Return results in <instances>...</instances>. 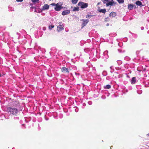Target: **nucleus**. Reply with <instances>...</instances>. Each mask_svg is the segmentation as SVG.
Returning a JSON list of instances; mask_svg holds the SVG:
<instances>
[{"label":"nucleus","instance_id":"1","mask_svg":"<svg viewBox=\"0 0 149 149\" xmlns=\"http://www.w3.org/2000/svg\"><path fill=\"white\" fill-rule=\"evenodd\" d=\"M7 110L10 114L15 116L17 115L19 112V110L17 109L14 107H8L7 108Z\"/></svg>","mask_w":149,"mask_h":149},{"label":"nucleus","instance_id":"2","mask_svg":"<svg viewBox=\"0 0 149 149\" xmlns=\"http://www.w3.org/2000/svg\"><path fill=\"white\" fill-rule=\"evenodd\" d=\"M62 5V4L61 3H57L54 8L55 10L56 11H59L62 8L61 6Z\"/></svg>","mask_w":149,"mask_h":149},{"label":"nucleus","instance_id":"3","mask_svg":"<svg viewBox=\"0 0 149 149\" xmlns=\"http://www.w3.org/2000/svg\"><path fill=\"white\" fill-rule=\"evenodd\" d=\"M78 5L82 8H84L87 7L88 4L87 3L83 2H79Z\"/></svg>","mask_w":149,"mask_h":149},{"label":"nucleus","instance_id":"4","mask_svg":"<svg viewBox=\"0 0 149 149\" xmlns=\"http://www.w3.org/2000/svg\"><path fill=\"white\" fill-rule=\"evenodd\" d=\"M116 3L113 0H112L111 1H108L106 4V6L107 7L109 6H113L114 4L115 5Z\"/></svg>","mask_w":149,"mask_h":149},{"label":"nucleus","instance_id":"5","mask_svg":"<svg viewBox=\"0 0 149 149\" xmlns=\"http://www.w3.org/2000/svg\"><path fill=\"white\" fill-rule=\"evenodd\" d=\"M61 71L63 73H69V70L68 68L65 67L62 68L61 69Z\"/></svg>","mask_w":149,"mask_h":149},{"label":"nucleus","instance_id":"6","mask_svg":"<svg viewBox=\"0 0 149 149\" xmlns=\"http://www.w3.org/2000/svg\"><path fill=\"white\" fill-rule=\"evenodd\" d=\"M81 21H83V22L82 24L83 27H84L85 26L89 21V20L88 19L85 20L82 19V20H81Z\"/></svg>","mask_w":149,"mask_h":149},{"label":"nucleus","instance_id":"7","mask_svg":"<svg viewBox=\"0 0 149 149\" xmlns=\"http://www.w3.org/2000/svg\"><path fill=\"white\" fill-rule=\"evenodd\" d=\"M63 26V25H59L58 26L57 30L58 32H60L63 30L64 29Z\"/></svg>","mask_w":149,"mask_h":149},{"label":"nucleus","instance_id":"8","mask_svg":"<svg viewBox=\"0 0 149 149\" xmlns=\"http://www.w3.org/2000/svg\"><path fill=\"white\" fill-rule=\"evenodd\" d=\"M70 13V11L69 10H65L63 11L62 13V14L63 15H65L67 14H68Z\"/></svg>","mask_w":149,"mask_h":149},{"label":"nucleus","instance_id":"9","mask_svg":"<svg viewBox=\"0 0 149 149\" xmlns=\"http://www.w3.org/2000/svg\"><path fill=\"white\" fill-rule=\"evenodd\" d=\"M13 105L17 107H19V102L18 101H15L13 102Z\"/></svg>","mask_w":149,"mask_h":149},{"label":"nucleus","instance_id":"10","mask_svg":"<svg viewBox=\"0 0 149 149\" xmlns=\"http://www.w3.org/2000/svg\"><path fill=\"white\" fill-rule=\"evenodd\" d=\"M49 5L47 4H45L42 8V10H47L49 8Z\"/></svg>","mask_w":149,"mask_h":149},{"label":"nucleus","instance_id":"11","mask_svg":"<svg viewBox=\"0 0 149 149\" xmlns=\"http://www.w3.org/2000/svg\"><path fill=\"white\" fill-rule=\"evenodd\" d=\"M135 3L137 5L140 6L141 7L143 6L142 5V3L139 1H136V2Z\"/></svg>","mask_w":149,"mask_h":149},{"label":"nucleus","instance_id":"12","mask_svg":"<svg viewBox=\"0 0 149 149\" xmlns=\"http://www.w3.org/2000/svg\"><path fill=\"white\" fill-rule=\"evenodd\" d=\"M116 15V13L114 12H111L109 14V16L112 17H114Z\"/></svg>","mask_w":149,"mask_h":149},{"label":"nucleus","instance_id":"13","mask_svg":"<svg viewBox=\"0 0 149 149\" xmlns=\"http://www.w3.org/2000/svg\"><path fill=\"white\" fill-rule=\"evenodd\" d=\"M134 6V5L133 4H129L128 6V8L129 10H131L133 9Z\"/></svg>","mask_w":149,"mask_h":149},{"label":"nucleus","instance_id":"14","mask_svg":"<svg viewBox=\"0 0 149 149\" xmlns=\"http://www.w3.org/2000/svg\"><path fill=\"white\" fill-rule=\"evenodd\" d=\"M132 84H135L136 82V78L135 77H133L131 81Z\"/></svg>","mask_w":149,"mask_h":149},{"label":"nucleus","instance_id":"15","mask_svg":"<svg viewBox=\"0 0 149 149\" xmlns=\"http://www.w3.org/2000/svg\"><path fill=\"white\" fill-rule=\"evenodd\" d=\"M106 10L105 9H100L99 11L100 13H105Z\"/></svg>","mask_w":149,"mask_h":149},{"label":"nucleus","instance_id":"16","mask_svg":"<svg viewBox=\"0 0 149 149\" xmlns=\"http://www.w3.org/2000/svg\"><path fill=\"white\" fill-rule=\"evenodd\" d=\"M111 88V86L109 85H107L104 86V88L105 89H109Z\"/></svg>","mask_w":149,"mask_h":149},{"label":"nucleus","instance_id":"17","mask_svg":"<svg viewBox=\"0 0 149 149\" xmlns=\"http://www.w3.org/2000/svg\"><path fill=\"white\" fill-rule=\"evenodd\" d=\"M78 0H72L71 2L73 4H76Z\"/></svg>","mask_w":149,"mask_h":149},{"label":"nucleus","instance_id":"18","mask_svg":"<svg viewBox=\"0 0 149 149\" xmlns=\"http://www.w3.org/2000/svg\"><path fill=\"white\" fill-rule=\"evenodd\" d=\"M117 1L119 3H122L124 2V0H117Z\"/></svg>","mask_w":149,"mask_h":149},{"label":"nucleus","instance_id":"19","mask_svg":"<svg viewBox=\"0 0 149 149\" xmlns=\"http://www.w3.org/2000/svg\"><path fill=\"white\" fill-rule=\"evenodd\" d=\"M39 0H31L34 3H36L39 2Z\"/></svg>","mask_w":149,"mask_h":149},{"label":"nucleus","instance_id":"20","mask_svg":"<svg viewBox=\"0 0 149 149\" xmlns=\"http://www.w3.org/2000/svg\"><path fill=\"white\" fill-rule=\"evenodd\" d=\"M109 1V0H104L103 1H102V2H103V3L104 4H107V3L108 2V1Z\"/></svg>","mask_w":149,"mask_h":149},{"label":"nucleus","instance_id":"21","mask_svg":"<svg viewBox=\"0 0 149 149\" xmlns=\"http://www.w3.org/2000/svg\"><path fill=\"white\" fill-rule=\"evenodd\" d=\"M54 27V25H51L49 26V29L50 30H51Z\"/></svg>","mask_w":149,"mask_h":149},{"label":"nucleus","instance_id":"22","mask_svg":"<svg viewBox=\"0 0 149 149\" xmlns=\"http://www.w3.org/2000/svg\"><path fill=\"white\" fill-rule=\"evenodd\" d=\"M73 10L74 11H78L79 10V8L78 7H75L74 9H73Z\"/></svg>","mask_w":149,"mask_h":149},{"label":"nucleus","instance_id":"23","mask_svg":"<svg viewBox=\"0 0 149 149\" xmlns=\"http://www.w3.org/2000/svg\"><path fill=\"white\" fill-rule=\"evenodd\" d=\"M91 16H92V15H87L86 16V18H90L91 17Z\"/></svg>","mask_w":149,"mask_h":149},{"label":"nucleus","instance_id":"24","mask_svg":"<svg viewBox=\"0 0 149 149\" xmlns=\"http://www.w3.org/2000/svg\"><path fill=\"white\" fill-rule=\"evenodd\" d=\"M56 4L54 3H53L50 4V5L55 6V7L56 6Z\"/></svg>","mask_w":149,"mask_h":149},{"label":"nucleus","instance_id":"25","mask_svg":"<svg viewBox=\"0 0 149 149\" xmlns=\"http://www.w3.org/2000/svg\"><path fill=\"white\" fill-rule=\"evenodd\" d=\"M108 20H109V18H105V22H106V21H107Z\"/></svg>","mask_w":149,"mask_h":149},{"label":"nucleus","instance_id":"26","mask_svg":"<svg viewBox=\"0 0 149 149\" xmlns=\"http://www.w3.org/2000/svg\"><path fill=\"white\" fill-rule=\"evenodd\" d=\"M17 2H22L23 0H16Z\"/></svg>","mask_w":149,"mask_h":149},{"label":"nucleus","instance_id":"27","mask_svg":"<svg viewBox=\"0 0 149 149\" xmlns=\"http://www.w3.org/2000/svg\"><path fill=\"white\" fill-rule=\"evenodd\" d=\"M14 119H18V120L19 119V118L18 117H14Z\"/></svg>","mask_w":149,"mask_h":149},{"label":"nucleus","instance_id":"28","mask_svg":"<svg viewBox=\"0 0 149 149\" xmlns=\"http://www.w3.org/2000/svg\"><path fill=\"white\" fill-rule=\"evenodd\" d=\"M58 24L59 25H62V22H59L58 23Z\"/></svg>","mask_w":149,"mask_h":149},{"label":"nucleus","instance_id":"29","mask_svg":"<svg viewBox=\"0 0 149 149\" xmlns=\"http://www.w3.org/2000/svg\"><path fill=\"white\" fill-rule=\"evenodd\" d=\"M88 103L89 104H91V102H88Z\"/></svg>","mask_w":149,"mask_h":149},{"label":"nucleus","instance_id":"30","mask_svg":"<svg viewBox=\"0 0 149 149\" xmlns=\"http://www.w3.org/2000/svg\"><path fill=\"white\" fill-rule=\"evenodd\" d=\"M100 2H99L98 3H97V5H99L100 3Z\"/></svg>","mask_w":149,"mask_h":149},{"label":"nucleus","instance_id":"31","mask_svg":"<svg viewBox=\"0 0 149 149\" xmlns=\"http://www.w3.org/2000/svg\"><path fill=\"white\" fill-rule=\"evenodd\" d=\"M45 28H43V30H45Z\"/></svg>","mask_w":149,"mask_h":149},{"label":"nucleus","instance_id":"32","mask_svg":"<svg viewBox=\"0 0 149 149\" xmlns=\"http://www.w3.org/2000/svg\"><path fill=\"white\" fill-rule=\"evenodd\" d=\"M112 66H111L110 67V68L111 69H112Z\"/></svg>","mask_w":149,"mask_h":149},{"label":"nucleus","instance_id":"33","mask_svg":"<svg viewBox=\"0 0 149 149\" xmlns=\"http://www.w3.org/2000/svg\"><path fill=\"white\" fill-rule=\"evenodd\" d=\"M35 12H37V11L36 10H35Z\"/></svg>","mask_w":149,"mask_h":149},{"label":"nucleus","instance_id":"34","mask_svg":"<svg viewBox=\"0 0 149 149\" xmlns=\"http://www.w3.org/2000/svg\"><path fill=\"white\" fill-rule=\"evenodd\" d=\"M109 24H107V26H109Z\"/></svg>","mask_w":149,"mask_h":149},{"label":"nucleus","instance_id":"35","mask_svg":"<svg viewBox=\"0 0 149 149\" xmlns=\"http://www.w3.org/2000/svg\"><path fill=\"white\" fill-rule=\"evenodd\" d=\"M112 71H111V72H112Z\"/></svg>","mask_w":149,"mask_h":149},{"label":"nucleus","instance_id":"36","mask_svg":"<svg viewBox=\"0 0 149 149\" xmlns=\"http://www.w3.org/2000/svg\"><path fill=\"white\" fill-rule=\"evenodd\" d=\"M101 1H104V0H101Z\"/></svg>","mask_w":149,"mask_h":149},{"label":"nucleus","instance_id":"37","mask_svg":"<svg viewBox=\"0 0 149 149\" xmlns=\"http://www.w3.org/2000/svg\"><path fill=\"white\" fill-rule=\"evenodd\" d=\"M1 74H0V77H1Z\"/></svg>","mask_w":149,"mask_h":149},{"label":"nucleus","instance_id":"38","mask_svg":"<svg viewBox=\"0 0 149 149\" xmlns=\"http://www.w3.org/2000/svg\"><path fill=\"white\" fill-rule=\"evenodd\" d=\"M138 93L139 94H140L138 92Z\"/></svg>","mask_w":149,"mask_h":149}]
</instances>
